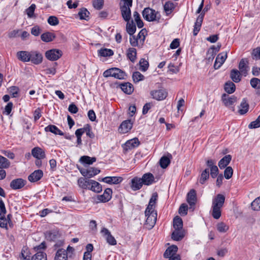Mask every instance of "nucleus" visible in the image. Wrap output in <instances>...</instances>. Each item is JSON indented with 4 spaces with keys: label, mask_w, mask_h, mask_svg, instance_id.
I'll return each instance as SVG.
<instances>
[{
    "label": "nucleus",
    "mask_w": 260,
    "mask_h": 260,
    "mask_svg": "<svg viewBox=\"0 0 260 260\" xmlns=\"http://www.w3.org/2000/svg\"><path fill=\"white\" fill-rule=\"evenodd\" d=\"M225 199L224 195L218 194L212 199L211 213L215 219H219L221 215V209L224 203Z\"/></svg>",
    "instance_id": "f257e3e1"
},
{
    "label": "nucleus",
    "mask_w": 260,
    "mask_h": 260,
    "mask_svg": "<svg viewBox=\"0 0 260 260\" xmlns=\"http://www.w3.org/2000/svg\"><path fill=\"white\" fill-rule=\"evenodd\" d=\"M143 18L148 21H158L160 18L159 13L150 8H146L142 11Z\"/></svg>",
    "instance_id": "f03ea898"
},
{
    "label": "nucleus",
    "mask_w": 260,
    "mask_h": 260,
    "mask_svg": "<svg viewBox=\"0 0 260 260\" xmlns=\"http://www.w3.org/2000/svg\"><path fill=\"white\" fill-rule=\"evenodd\" d=\"M103 76L105 77H113L118 79H124L126 74L121 70L117 68H113L105 71L103 73Z\"/></svg>",
    "instance_id": "7ed1b4c3"
},
{
    "label": "nucleus",
    "mask_w": 260,
    "mask_h": 260,
    "mask_svg": "<svg viewBox=\"0 0 260 260\" xmlns=\"http://www.w3.org/2000/svg\"><path fill=\"white\" fill-rule=\"evenodd\" d=\"M145 216L147 217L145 223V226L146 228L150 230L154 226L156 223L157 219V212L150 211L149 213H146L145 211Z\"/></svg>",
    "instance_id": "20e7f679"
},
{
    "label": "nucleus",
    "mask_w": 260,
    "mask_h": 260,
    "mask_svg": "<svg viewBox=\"0 0 260 260\" xmlns=\"http://www.w3.org/2000/svg\"><path fill=\"white\" fill-rule=\"evenodd\" d=\"M62 52L60 50L52 49L47 51L45 55L47 59L51 61H55L61 57Z\"/></svg>",
    "instance_id": "39448f33"
},
{
    "label": "nucleus",
    "mask_w": 260,
    "mask_h": 260,
    "mask_svg": "<svg viewBox=\"0 0 260 260\" xmlns=\"http://www.w3.org/2000/svg\"><path fill=\"white\" fill-rule=\"evenodd\" d=\"M151 97L157 101H161L165 99L167 95L168 92L165 89L153 90L150 91Z\"/></svg>",
    "instance_id": "423d86ee"
},
{
    "label": "nucleus",
    "mask_w": 260,
    "mask_h": 260,
    "mask_svg": "<svg viewBox=\"0 0 260 260\" xmlns=\"http://www.w3.org/2000/svg\"><path fill=\"white\" fill-rule=\"evenodd\" d=\"M101 233L105 237L107 242L110 245H116L117 241L115 238L111 235L110 232L105 228H103L101 230Z\"/></svg>",
    "instance_id": "0eeeda50"
},
{
    "label": "nucleus",
    "mask_w": 260,
    "mask_h": 260,
    "mask_svg": "<svg viewBox=\"0 0 260 260\" xmlns=\"http://www.w3.org/2000/svg\"><path fill=\"white\" fill-rule=\"evenodd\" d=\"M221 100L227 107H230L237 102V98L235 95L229 96L225 93L222 94Z\"/></svg>",
    "instance_id": "6e6552de"
},
{
    "label": "nucleus",
    "mask_w": 260,
    "mask_h": 260,
    "mask_svg": "<svg viewBox=\"0 0 260 260\" xmlns=\"http://www.w3.org/2000/svg\"><path fill=\"white\" fill-rule=\"evenodd\" d=\"M227 56L226 52L220 53L217 55L214 64L215 69H219L225 61Z\"/></svg>",
    "instance_id": "1a4fd4ad"
},
{
    "label": "nucleus",
    "mask_w": 260,
    "mask_h": 260,
    "mask_svg": "<svg viewBox=\"0 0 260 260\" xmlns=\"http://www.w3.org/2000/svg\"><path fill=\"white\" fill-rule=\"evenodd\" d=\"M30 61L35 64H39L43 61V55L38 51H33L30 52Z\"/></svg>",
    "instance_id": "9d476101"
},
{
    "label": "nucleus",
    "mask_w": 260,
    "mask_h": 260,
    "mask_svg": "<svg viewBox=\"0 0 260 260\" xmlns=\"http://www.w3.org/2000/svg\"><path fill=\"white\" fill-rule=\"evenodd\" d=\"M26 183V180L21 178H17L13 180L11 182L10 186L13 189H19L22 188L25 185Z\"/></svg>",
    "instance_id": "9b49d317"
},
{
    "label": "nucleus",
    "mask_w": 260,
    "mask_h": 260,
    "mask_svg": "<svg viewBox=\"0 0 260 260\" xmlns=\"http://www.w3.org/2000/svg\"><path fill=\"white\" fill-rule=\"evenodd\" d=\"M133 127V123L130 120L123 121L119 127V131L120 133L125 134L128 132Z\"/></svg>",
    "instance_id": "f8f14e48"
},
{
    "label": "nucleus",
    "mask_w": 260,
    "mask_h": 260,
    "mask_svg": "<svg viewBox=\"0 0 260 260\" xmlns=\"http://www.w3.org/2000/svg\"><path fill=\"white\" fill-rule=\"evenodd\" d=\"M143 185H150L154 182V177L153 175L150 173L144 174L142 178H140Z\"/></svg>",
    "instance_id": "ddd939ff"
},
{
    "label": "nucleus",
    "mask_w": 260,
    "mask_h": 260,
    "mask_svg": "<svg viewBox=\"0 0 260 260\" xmlns=\"http://www.w3.org/2000/svg\"><path fill=\"white\" fill-rule=\"evenodd\" d=\"M131 7H126L125 6H120V9L122 17L124 21L128 22L131 18Z\"/></svg>",
    "instance_id": "4468645a"
},
{
    "label": "nucleus",
    "mask_w": 260,
    "mask_h": 260,
    "mask_svg": "<svg viewBox=\"0 0 260 260\" xmlns=\"http://www.w3.org/2000/svg\"><path fill=\"white\" fill-rule=\"evenodd\" d=\"M143 183L140 178L135 177L133 178L131 181L130 186L132 189L134 191H136L140 189L142 186Z\"/></svg>",
    "instance_id": "2eb2a0df"
},
{
    "label": "nucleus",
    "mask_w": 260,
    "mask_h": 260,
    "mask_svg": "<svg viewBox=\"0 0 260 260\" xmlns=\"http://www.w3.org/2000/svg\"><path fill=\"white\" fill-rule=\"evenodd\" d=\"M187 203L190 206H194L197 201L196 191L194 189H191L187 194Z\"/></svg>",
    "instance_id": "dca6fc26"
},
{
    "label": "nucleus",
    "mask_w": 260,
    "mask_h": 260,
    "mask_svg": "<svg viewBox=\"0 0 260 260\" xmlns=\"http://www.w3.org/2000/svg\"><path fill=\"white\" fill-rule=\"evenodd\" d=\"M112 190L110 188H106L103 194L98 196V199L102 202H108L112 197Z\"/></svg>",
    "instance_id": "f3484780"
},
{
    "label": "nucleus",
    "mask_w": 260,
    "mask_h": 260,
    "mask_svg": "<svg viewBox=\"0 0 260 260\" xmlns=\"http://www.w3.org/2000/svg\"><path fill=\"white\" fill-rule=\"evenodd\" d=\"M43 175V173L42 170H36L28 176V180L31 182H35L40 180Z\"/></svg>",
    "instance_id": "a211bd4d"
},
{
    "label": "nucleus",
    "mask_w": 260,
    "mask_h": 260,
    "mask_svg": "<svg viewBox=\"0 0 260 260\" xmlns=\"http://www.w3.org/2000/svg\"><path fill=\"white\" fill-rule=\"evenodd\" d=\"M31 154L37 159H43L46 156L45 151L39 147H35L31 150Z\"/></svg>",
    "instance_id": "6ab92c4d"
},
{
    "label": "nucleus",
    "mask_w": 260,
    "mask_h": 260,
    "mask_svg": "<svg viewBox=\"0 0 260 260\" xmlns=\"http://www.w3.org/2000/svg\"><path fill=\"white\" fill-rule=\"evenodd\" d=\"M122 180L121 177H106L100 181L108 184H117L121 182Z\"/></svg>",
    "instance_id": "aec40b11"
},
{
    "label": "nucleus",
    "mask_w": 260,
    "mask_h": 260,
    "mask_svg": "<svg viewBox=\"0 0 260 260\" xmlns=\"http://www.w3.org/2000/svg\"><path fill=\"white\" fill-rule=\"evenodd\" d=\"M248 60L247 58H242L239 64V69L240 72L246 75L247 74V71L249 69V67L248 66Z\"/></svg>",
    "instance_id": "412c9836"
},
{
    "label": "nucleus",
    "mask_w": 260,
    "mask_h": 260,
    "mask_svg": "<svg viewBox=\"0 0 260 260\" xmlns=\"http://www.w3.org/2000/svg\"><path fill=\"white\" fill-rule=\"evenodd\" d=\"M30 52L26 51H20L17 53V57L18 59L23 62H28L30 61Z\"/></svg>",
    "instance_id": "4be33fe9"
},
{
    "label": "nucleus",
    "mask_w": 260,
    "mask_h": 260,
    "mask_svg": "<svg viewBox=\"0 0 260 260\" xmlns=\"http://www.w3.org/2000/svg\"><path fill=\"white\" fill-rule=\"evenodd\" d=\"M68 255L65 249L62 248L58 249L56 253L54 260H68Z\"/></svg>",
    "instance_id": "5701e85b"
},
{
    "label": "nucleus",
    "mask_w": 260,
    "mask_h": 260,
    "mask_svg": "<svg viewBox=\"0 0 260 260\" xmlns=\"http://www.w3.org/2000/svg\"><path fill=\"white\" fill-rule=\"evenodd\" d=\"M178 250V247L177 246L173 245L169 247L165 251L164 256L165 258H168L171 256H173L176 254V252Z\"/></svg>",
    "instance_id": "b1692460"
},
{
    "label": "nucleus",
    "mask_w": 260,
    "mask_h": 260,
    "mask_svg": "<svg viewBox=\"0 0 260 260\" xmlns=\"http://www.w3.org/2000/svg\"><path fill=\"white\" fill-rule=\"evenodd\" d=\"M91 180H87L84 178L81 177L78 180V184L80 187L83 189H88L91 183Z\"/></svg>",
    "instance_id": "393cba45"
},
{
    "label": "nucleus",
    "mask_w": 260,
    "mask_h": 260,
    "mask_svg": "<svg viewBox=\"0 0 260 260\" xmlns=\"http://www.w3.org/2000/svg\"><path fill=\"white\" fill-rule=\"evenodd\" d=\"M45 131L46 132H51L55 135H59L63 136V133L58 128L54 125H49L45 127Z\"/></svg>",
    "instance_id": "a878e982"
},
{
    "label": "nucleus",
    "mask_w": 260,
    "mask_h": 260,
    "mask_svg": "<svg viewBox=\"0 0 260 260\" xmlns=\"http://www.w3.org/2000/svg\"><path fill=\"white\" fill-rule=\"evenodd\" d=\"M232 159V156L231 155H226L221 158L219 162L218 166L220 169H224L225 168L230 162Z\"/></svg>",
    "instance_id": "bb28decb"
},
{
    "label": "nucleus",
    "mask_w": 260,
    "mask_h": 260,
    "mask_svg": "<svg viewBox=\"0 0 260 260\" xmlns=\"http://www.w3.org/2000/svg\"><path fill=\"white\" fill-rule=\"evenodd\" d=\"M248 109L249 104L247 103V100L244 98L242 100L240 104L238 112L240 115H244L248 112Z\"/></svg>",
    "instance_id": "cd10ccee"
},
{
    "label": "nucleus",
    "mask_w": 260,
    "mask_h": 260,
    "mask_svg": "<svg viewBox=\"0 0 260 260\" xmlns=\"http://www.w3.org/2000/svg\"><path fill=\"white\" fill-rule=\"evenodd\" d=\"M120 86L121 90L127 94H131L134 90L133 85L129 82L122 83Z\"/></svg>",
    "instance_id": "c85d7f7f"
},
{
    "label": "nucleus",
    "mask_w": 260,
    "mask_h": 260,
    "mask_svg": "<svg viewBox=\"0 0 260 260\" xmlns=\"http://www.w3.org/2000/svg\"><path fill=\"white\" fill-rule=\"evenodd\" d=\"M140 144V142L138 138H135L131 140L127 141L125 144V146L126 149H131L133 148L138 147Z\"/></svg>",
    "instance_id": "c756f323"
},
{
    "label": "nucleus",
    "mask_w": 260,
    "mask_h": 260,
    "mask_svg": "<svg viewBox=\"0 0 260 260\" xmlns=\"http://www.w3.org/2000/svg\"><path fill=\"white\" fill-rule=\"evenodd\" d=\"M240 72L236 69H233L231 71L230 77L235 83L239 82L241 80Z\"/></svg>",
    "instance_id": "7c9ffc66"
},
{
    "label": "nucleus",
    "mask_w": 260,
    "mask_h": 260,
    "mask_svg": "<svg viewBox=\"0 0 260 260\" xmlns=\"http://www.w3.org/2000/svg\"><path fill=\"white\" fill-rule=\"evenodd\" d=\"M55 38V36L54 34L50 32L43 33L41 36V40L45 42H50L52 41Z\"/></svg>",
    "instance_id": "2f4dec72"
},
{
    "label": "nucleus",
    "mask_w": 260,
    "mask_h": 260,
    "mask_svg": "<svg viewBox=\"0 0 260 260\" xmlns=\"http://www.w3.org/2000/svg\"><path fill=\"white\" fill-rule=\"evenodd\" d=\"M126 30L127 32L130 36H132L136 32V26L134 24V21L133 20L131 22H127L126 25Z\"/></svg>",
    "instance_id": "473e14b6"
},
{
    "label": "nucleus",
    "mask_w": 260,
    "mask_h": 260,
    "mask_svg": "<svg viewBox=\"0 0 260 260\" xmlns=\"http://www.w3.org/2000/svg\"><path fill=\"white\" fill-rule=\"evenodd\" d=\"M91 181V183L89 189L95 192H100L102 190V185L99 182L95 181L92 180Z\"/></svg>",
    "instance_id": "72a5a7b5"
},
{
    "label": "nucleus",
    "mask_w": 260,
    "mask_h": 260,
    "mask_svg": "<svg viewBox=\"0 0 260 260\" xmlns=\"http://www.w3.org/2000/svg\"><path fill=\"white\" fill-rule=\"evenodd\" d=\"M183 237L184 235L181 230H175L172 234V238L175 241H180Z\"/></svg>",
    "instance_id": "f704fd0d"
},
{
    "label": "nucleus",
    "mask_w": 260,
    "mask_h": 260,
    "mask_svg": "<svg viewBox=\"0 0 260 260\" xmlns=\"http://www.w3.org/2000/svg\"><path fill=\"white\" fill-rule=\"evenodd\" d=\"M113 50L110 49L104 48L98 50V54L100 56L109 57L113 55Z\"/></svg>",
    "instance_id": "c9c22d12"
},
{
    "label": "nucleus",
    "mask_w": 260,
    "mask_h": 260,
    "mask_svg": "<svg viewBox=\"0 0 260 260\" xmlns=\"http://www.w3.org/2000/svg\"><path fill=\"white\" fill-rule=\"evenodd\" d=\"M173 226L175 230H182L183 227V221L182 219L178 216H176L173 220Z\"/></svg>",
    "instance_id": "e433bc0d"
},
{
    "label": "nucleus",
    "mask_w": 260,
    "mask_h": 260,
    "mask_svg": "<svg viewBox=\"0 0 260 260\" xmlns=\"http://www.w3.org/2000/svg\"><path fill=\"white\" fill-rule=\"evenodd\" d=\"M137 51L134 48H129L127 50V57L133 62H135L136 59Z\"/></svg>",
    "instance_id": "4c0bfd02"
},
{
    "label": "nucleus",
    "mask_w": 260,
    "mask_h": 260,
    "mask_svg": "<svg viewBox=\"0 0 260 260\" xmlns=\"http://www.w3.org/2000/svg\"><path fill=\"white\" fill-rule=\"evenodd\" d=\"M164 11L167 15L170 14L175 8L174 4L170 1L167 2L164 6Z\"/></svg>",
    "instance_id": "58836bf2"
},
{
    "label": "nucleus",
    "mask_w": 260,
    "mask_h": 260,
    "mask_svg": "<svg viewBox=\"0 0 260 260\" xmlns=\"http://www.w3.org/2000/svg\"><path fill=\"white\" fill-rule=\"evenodd\" d=\"M236 89V86L234 83L231 81L226 82L224 85L225 91L229 94L233 93Z\"/></svg>",
    "instance_id": "ea45409f"
},
{
    "label": "nucleus",
    "mask_w": 260,
    "mask_h": 260,
    "mask_svg": "<svg viewBox=\"0 0 260 260\" xmlns=\"http://www.w3.org/2000/svg\"><path fill=\"white\" fill-rule=\"evenodd\" d=\"M80 161L88 165H91L96 161V158L94 157H90L88 156H82L80 158Z\"/></svg>",
    "instance_id": "a19ab883"
},
{
    "label": "nucleus",
    "mask_w": 260,
    "mask_h": 260,
    "mask_svg": "<svg viewBox=\"0 0 260 260\" xmlns=\"http://www.w3.org/2000/svg\"><path fill=\"white\" fill-rule=\"evenodd\" d=\"M209 177V169H205L201 173L200 178L199 179V182L201 184H203L205 181Z\"/></svg>",
    "instance_id": "79ce46f5"
},
{
    "label": "nucleus",
    "mask_w": 260,
    "mask_h": 260,
    "mask_svg": "<svg viewBox=\"0 0 260 260\" xmlns=\"http://www.w3.org/2000/svg\"><path fill=\"white\" fill-rule=\"evenodd\" d=\"M133 17L138 28H141L143 27L144 23L140 18V14L137 11H135L133 14Z\"/></svg>",
    "instance_id": "37998d69"
},
{
    "label": "nucleus",
    "mask_w": 260,
    "mask_h": 260,
    "mask_svg": "<svg viewBox=\"0 0 260 260\" xmlns=\"http://www.w3.org/2000/svg\"><path fill=\"white\" fill-rule=\"evenodd\" d=\"M31 260H47V255L44 252L38 251L32 256Z\"/></svg>",
    "instance_id": "c03bdc74"
},
{
    "label": "nucleus",
    "mask_w": 260,
    "mask_h": 260,
    "mask_svg": "<svg viewBox=\"0 0 260 260\" xmlns=\"http://www.w3.org/2000/svg\"><path fill=\"white\" fill-rule=\"evenodd\" d=\"M10 166V162L6 157L0 155V169H7Z\"/></svg>",
    "instance_id": "a18cd8bd"
},
{
    "label": "nucleus",
    "mask_w": 260,
    "mask_h": 260,
    "mask_svg": "<svg viewBox=\"0 0 260 260\" xmlns=\"http://www.w3.org/2000/svg\"><path fill=\"white\" fill-rule=\"evenodd\" d=\"M36 8V6L35 4H32L27 9L25 10V12L27 15V16L29 18H32L34 17H36L34 15V12Z\"/></svg>",
    "instance_id": "49530a36"
},
{
    "label": "nucleus",
    "mask_w": 260,
    "mask_h": 260,
    "mask_svg": "<svg viewBox=\"0 0 260 260\" xmlns=\"http://www.w3.org/2000/svg\"><path fill=\"white\" fill-rule=\"evenodd\" d=\"M89 12L86 8H82L78 13L80 19L81 20H87L89 17Z\"/></svg>",
    "instance_id": "de8ad7c7"
},
{
    "label": "nucleus",
    "mask_w": 260,
    "mask_h": 260,
    "mask_svg": "<svg viewBox=\"0 0 260 260\" xmlns=\"http://www.w3.org/2000/svg\"><path fill=\"white\" fill-rule=\"evenodd\" d=\"M146 33V30L145 29H142L139 32L138 35L137 36V38L139 40L140 44L141 46H142L144 42L145 39V34Z\"/></svg>",
    "instance_id": "09e8293b"
},
{
    "label": "nucleus",
    "mask_w": 260,
    "mask_h": 260,
    "mask_svg": "<svg viewBox=\"0 0 260 260\" xmlns=\"http://www.w3.org/2000/svg\"><path fill=\"white\" fill-rule=\"evenodd\" d=\"M170 163V160L167 156H162L159 160L160 167L163 168H166Z\"/></svg>",
    "instance_id": "8fccbe9b"
},
{
    "label": "nucleus",
    "mask_w": 260,
    "mask_h": 260,
    "mask_svg": "<svg viewBox=\"0 0 260 260\" xmlns=\"http://www.w3.org/2000/svg\"><path fill=\"white\" fill-rule=\"evenodd\" d=\"M144 76L139 72H135L133 74V79L134 82L137 83L140 81L143 80Z\"/></svg>",
    "instance_id": "3c124183"
},
{
    "label": "nucleus",
    "mask_w": 260,
    "mask_h": 260,
    "mask_svg": "<svg viewBox=\"0 0 260 260\" xmlns=\"http://www.w3.org/2000/svg\"><path fill=\"white\" fill-rule=\"evenodd\" d=\"M251 208L253 210H260V196L256 198L251 204Z\"/></svg>",
    "instance_id": "603ef678"
},
{
    "label": "nucleus",
    "mask_w": 260,
    "mask_h": 260,
    "mask_svg": "<svg viewBox=\"0 0 260 260\" xmlns=\"http://www.w3.org/2000/svg\"><path fill=\"white\" fill-rule=\"evenodd\" d=\"M250 83L252 88L254 89H260V79L257 78H252Z\"/></svg>",
    "instance_id": "864d4df0"
},
{
    "label": "nucleus",
    "mask_w": 260,
    "mask_h": 260,
    "mask_svg": "<svg viewBox=\"0 0 260 260\" xmlns=\"http://www.w3.org/2000/svg\"><path fill=\"white\" fill-rule=\"evenodd\" d=\"M139 64L140 66V69L143 72L146 71L149 67L148 62L144 58H141L139 61Z\"/></svg>",
    "instance_id": "5fc2aeb1"
},
{
    "label": "nucleus",
    "mask_w": 260,
    "mask_h": 260,
    "mask_svg": "<svg viewBox=\"0 0 260 260\" xmlns=\"http://www.w3.org/2000/svg\"><path fill=\"white\" fill-rule=\"evenodd\" d=\"M100 172V170L98 168L90 167L88 169V178H91L95 175L98 174Z\"/></svg>",
    "instance_id": "6e6d98bb"
},
{
    "label": "nucleus",
    "mask_w": 260,
    "mask_h": 260,
    "mask_svg": "<svg viewBox=\"0 0 260 260\" xmlns=\"http://www.w3.org/2000/svg\"><path fill=\"white\" fill-rule=\"evenodd\" d=\"M131 37L129 38V42L131 45L133 47H140L141 45L140 42H139L138 39L135 36L133 35L131 36Z\"/></svg>",
    "instance_id": "4d7b16f0"
},
{
    "label": "nucleus",
    "mask_w": 260,
    "mask_h": 260,
    "mask_svg": "<svg viewBox=\"0 0 260 260\" xmlns=\"http://www.w3.org/2000/svg\"><path fill=\"white\" fill-rule=\"evenodd\" d=\"M84 133H86V135L90 138H93L94 135L91 131V126L89 124H86L84 126Z\"/></svg>",
    "instance_id": "13d9d810"
},
{
    "label": "nucleus",
    "mask_w": 260,
    "mask_h": 260,
    "mask_svg": "<svg viewBox=\"0 0 260 260\" xmlns=\"http://www.w3.org/2000/svg\"><path fill=\"white\" fill-rule=\"evenodd\" d=\"M233 170L231 167H227L224 171V176L226 179H230L233 175Z\"/></svg>",
    "instance_id": "bf43d9fd"
},
{
    "label": "nucleus",
    "mask_w": 260,
    "mask_h": 260,
    "mask_svg": "<svg viewBox=\"0 0 260 260\" xmlns=\"http://www.w3.org/2000/svg\"><path fill=\"white\" fill-rule=\"evenodd\" d=\"M260 127V115L256 119L251 122L248 125L249 128H255Z\"/></svg>",
    "instance_id": "052dcab7"
},
{
    "label": "nucleus",
    "mask_w": 260,
    "mask_h": 260,
    "mask_svg": "<svg viewBox=\"0 0 260 260\" xmlns=\"http://www.w3.org/2000/svg\"><path fill=\"white\" fill-rule=\"evenodd\" d=\"M217 229L219 232L224 233L228 230L229 226L223 222H220L217 224Z\"/></svg>",
    "instance_id": "680f3d73"
},
{
    "label": "nucleus",
    "mask_w": 260,
    "mask_h": 260,
    "mask_svg": "<svg viewBox=\"0 0 260 260\" xmlns=\"http://www.w3.org/2000/svg\"><path fill=\"white\" fill-rule=\"evenodd\" d=\"M48 23L53 26L57 25L59 23V21L58 18L54 16H51L49 17L47 20Z\"/></svg>",
    "instance_id": "e2e57ef3"
},
{
    "label": "nucleus",
    "mask_w": 260,
    "mask_h": 260,
    "mask_svg": "<svg viewBox=\"0 0 260 260\" xmlns=\"http://www.w3.org/2000/svg\"><path fill=\"white\" fill-rule=\"evenodd\" d=\"M188 206L185 204H182L179 209V213L182 215H186L187 213Z\"/></svg>",
    "instance_id": "0e129e2a"
},
{
    "label": "nucleus",
    "mask_w": 260,
    "mask_h": 260,
    "mask_svg": "<svg viewBox=\"0 0 260 260\" xmlns=\"http://www.w3.org/2000/svg\"><path fill=\"white\" fill-rule=\"evenodd\" d=\"M251 55L253 59L256 60L260 59V47L254 49L252 50Z\"/></svg>",
    "instance_id": "69168bd1"
},
{
    "label": "nucleus",
    "mask_w": 260,
    "mask_h": 260,
    "mask_svg": "<svg viewBox=\"0 0 260 260\" xmlns=\"http://www.w3.org/2000/svg\"><path fill=\"white\" fill-rule=\"evenodd\" d=\"M9 219H6L5 216H0V226L2 228H7V224Z\"/></svg>",
    "instance_id": "338daca9"
},
{
    "label": "nucleus",
    "mask_w": 260,
    "mask_h": 260,
    "mask_svg": "<svg viewBox=\"0 0 260 260\" xmlns=\"http://www.w3.org/2000/svg\"><path fill=\"white\" fill-rule=\"evenodd\" d=\"M104 5V0H94L93 2V7L98 9H101Z\"/></svg>",
    "instance_id": "774afa93"
}]
</instances>
